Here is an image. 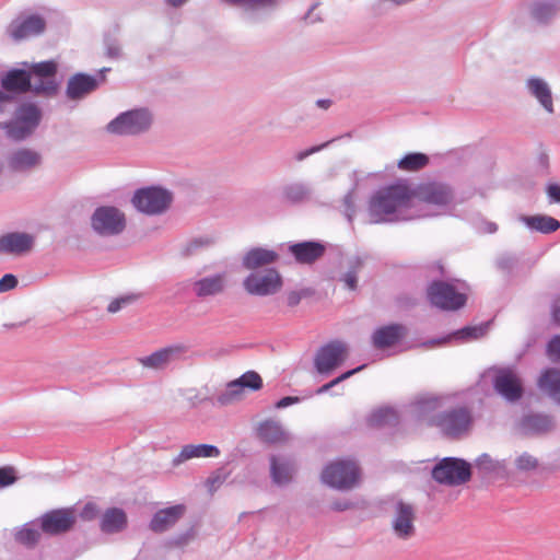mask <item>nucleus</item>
<instances>
[{
    "mask_svg": "<svg viewBox=\"0 0 560 560\" xmlns=\"http://www.w3.org/2000/svg\"><path fill=\"white\" fill-rule=\"evenodd\" d=\"M417 196L420 200L432 205H446L452 200V192L446 185L427 183L419 187Z\"/></svg>",
    "mask_w": 560,
    "mask_h": 560,
    "instance_id": "a211bd4d",
    "label": "nucleus"
},
{
    "mask_svg": "<svg viewBox=\"0 0 560 560\" xmlns=\"http://www.w3.org/2000/svg\"><path fill=\"white\" fill-rule=\"evenodd\" d=\"M77 522V513L72 508L51 510L39 517L40 529L55 536L69 532Z\"/></svg>",
    "mask_w": 560,
    "mask_h": 560,
    "instance_id": "9d476101",
    "label": "nucleus"
},
{
    "mask_svg": "<svg viewBox=\"0 0 560 560\" xmlns=\"http://www.w3.org/2000/svg\"><path fill=\"white\" fill-rule=\"evenodd\" d=\"M284 195L290 201L296 202L303 200L307 196V190L302 185H292L285 188Z\"/></svg>",
    "mask_w": 560,
    "mask_h": 560,
    "instance_id": "37998d69",
    "label": "nucleus"
},
{
    "mask_svg": "<svg viewBox=\"0 0 560 560\" xmlns=\"http://www.w3.org/2000/svg\"><path fill=\"white\" fill-rule=\"evenodd\" d=\"M292 467L288 463H279L273 456L271 457V476L276 483H287L292 478Z\"/></svg>",
    "mask_w": 560,
    "mask_h": 560,
    "instance_id": "e433bc0d",
    "label": "nucleus"
},
{
    "mask_svg": "<svg viewBox=\"0 0 560 560\" xmlns=\"http://www.w3.org/2000/svg\"><path fill=\"white\" fill-rule=\"evenodd\" d=\"M208 243H209L208 241H206V242H202V241H194V242H191V244L188 246L187 250H188V252H190V253H192V252H194V249H195L196 247H198L199 245H203V244H208Z\"/></svg>",
    "mask_w": 560,
    "mask_h": 560,
    "instance_id": "052dcab7",
    "label": "nucleus"
},
{
    "mask_svg": "<svg viewBox=\"0 0 560 560\" xmlns=\"http://www.w3.org/2000/svg\"><path fill=\"white\" fill-rule=\"evenodd\" d=\"M28 72L31 73V78L55 79L57 63L52 60L34 63Z\"/></svg>",
    "mask_w": 560,
    "mask_h": 560,
    "instance_id": "58836bf2",
    "label": "nucleus"
},
{
    "mask_svg": "<svg viewBox=\"0 0 560 560\" xmlns=\"http://www.w3.org/2000/svg\"><path fill=\"white\" fill-rule=\"evenodd\" d=\"M523 222L532 230H536L541 233H552L560 228V222L548 215L524 217Z\"/></svg>",
    "mask_w": 560,
    "mask_h": 560,
    "instance_id": "7c9ffc66",
    "label": "nucleus"
},
{
    "mask_svg": "<svg viewBox=\"0 0 560 560\" xmlns=\"http://www.w3.org/2000/svg\"><path fill=\"white\" fill-rule=\"evenodd\" d=\"M348 357V348L341 341H331L323 346L316 353L314 364L320 374H328L340 366Z\"/></svg>",
    "mask_w": 560,
    "mask_h": 560,
    "instance_id": "9b49d317",
    "label": "nucleus"
},
{
    "mask_svg": "<svg viewBox=\"0 0 560 560\" xmlns=\"http://www.w3.org/2000/svg\"><path fill=\"white\" fill-rule=\"evenodd\" d=\"M258 435L268 443H284L288 441V434L279 422L266 420L258 428Z\"/></svg>",
    "mask_w": 560,
    "mask_h": 560,
    "instance_id": "c756f323",
    "label": "nucleus"
},
{
    "mask_svg": "<svg viewBox=\"0 0 560 560\" xmlns=\"http://www.w3.org/2000/svg\"><path fill=\"white\" fill-rule=\"evenodd\" d=\"M15 470L11 466L0 468V487H8L15 482Z\"/></svg>",
    "mask_w": 560,
    "mask_h": 560,
    "instance_id": "a18cd8bd",
    "label": "nucleus"
},
{
    "mask_svg": "<svg viewBox=\"0 0 560 560\" xmlns=\"http://www.w3.org/2000/svg\"><path fill=\"white\" fill-rule=\"evenodd\" d=\"M486 331V326L465 327L456 331L454 336L462 339H478L485 336Z\"/></svg>",
    "mask_w": 560,
    "mask_h": 560,
    "instance_id": "a19ab883",
    "label": "nucleus"
},
{
    "mask_svg": "<svg viewBox=\"0 0 560 560\" xmlns=\"http://www.w3.org/2000/svg\"><path fill=\"white\" fill-rule=\"evenodd\" d=\"M364 368V365H361L357 369H353V370H350V371H347L345 372L343 374H341L340 376L336 377L335 380H332L331 382L323 385L322 387H319L317 389V394H323V393H326L327 390H329L331 387L336 386L337 384H339L340 382L349 378L350 376L354 375L355 373H358L359 371H361L362 369Z\"/></svg>",
    "mask_w": 560,
    "mask_h": 560,
    "instance_id": "c03bdc74",
    "label": "nucleus"
},
{
    "mask_svg": "<svg viewBox=\"0 0 560 560\" xmlns=\"http://www.w3.org/2000/svg\"><path fill=\"white\" fill-rule=\"evenodd\" d=\"M45 21L38 15H31L19 24L12 25L11 36L16 39H24L38 35L45 30Z\"/></svg>",
    "mask_w": 560,
    "mask_h": 560,
    "instance_id": "bb28decb",
    "label": "nucleus"
},
{
    "mask_svg": "<svg viewBox=\"0 0 560 560\" xmlns=\"http://www.w3.org/2000/svg\"><path fill=\"white\" fill-rule=\"evenodd\" d=\"M241 387L257 390L262 386V380L256 372H246L238 380Z\"/></svg>",
    "mask_w": 560,
    "mask_h": 560,
    "instance_id": "ea45409f",
    "label": "nucleus"
},
{
    "mask_svg": "<svg viewBox=\"0 0 560 560\" xmlns=\"http://www.w3.org/2000/svg\"><path fill=\"white\" fill-rule=\"evenodd\" d=\"M12 101V97L0 90V113L4 110V106Z\"/></svg>",
    "mask_w": 560,
    "mask_h": 560,
    "instance_id": "4d7b16f0",
    "label": "nucleus"
},
{
    "mask_svg": "<svg viewBox=\"0 0 560 560\" xmlns=\"http://www.w3.org/2000/svg\"><path fill=\"white\" fill-rule=\"evenodd\" d=\"M428 298L432 305L445 311H456L466 303L465 294L458 292L454 285L441 281L429 287Z\"/></svg>",
    "mask_w": 560,
    "mask_h": 560,
    "instance_id": "1a4fd4ad",
    "label": "nucleus"
},
{
    "mask_svg": "<svg viewBox=\"0 0 560 560\" xmlns=\"http://www.w3.org/2000/svg\"><path fill=\"white\" fill-rule=\"evenodd\" d=\"M98 513H100V510H98L97 505L94 502H88L83 506V509L80 513V516L84 521H92L98 515Z\"/></svg>",
    "mask_w": 560,
    "mask_h": 560,
    "instance_id": "09e8293b",
    "label": "nucleus"
},
{
    "mask_svg": "<svg viewBox=\"0 0 560 560\" xmlns=\"http://www.w3.org/2000/svg\"><path fill=\"white\" fill-rule=\"evenodd\" d=\"M416 509L405 501H397L393 505L392 528L395 535L401 539H408L415 535Z\"/></svg>",
    "mask_w": 560,
    "mask_h": 560,
    "instance_id": "ddd939ff",
    "label": "nucleus"
},
{
    "mask_svg": "<svg viewBox=\"0 0 560 560\" xmlns=\"http://www.w3.org/2000/svg\"><path fill=\"white\" fill-rule=\"evenodd\" d=\"M187 0H167V3L172 7H179L185 3Z\"/></svg>",
    "mask_w": 560,
    "mask_h": 560,
    "instance_id": "e2e57ef3",
    "label": "nucleus"
},
{
    "mask_svg": "<svg viewBox=\"0 0 560 560\" xmlns=\"http://www.w3.org/2000/svg\"><path fill=\"white\" fill-rule=\"evenodd\" d=\"M443 399L433 394L419 395L412 402L416 417L429 427L439 428L445 435L458 438L472 425V415L467 407H456L441 412Z\"/></svg>",
    "mask_w": 560,
    "mask_h": 560,
    "instance_id": "f257e3e1",
    "label": "nucleus"
},
{
    "mask_svg": "<svg viewBox=\"0 0 560 560\" xmlns=\"http://www.w3.org/2000/svg\"><path fill=\"white\" fill-rule=\"evenodd\" d=\"M40 539V532L31 524H25L15 533V540L26 547H34Z\"/></svg>",
    "mask_w": 560,
    "mask_h": 560,
    "instance_id": "f704fd0d",
    "label": "nucleus"
},
{
    "mask_svg": "<svg viewBox=\"0 0 560 560\" xmlns=\"http://www.w3.org/2000/svg\"><path fill=\"white\" fill-rule=\"evenodd\" d=\"M470 464L460 458L445 457L432 470V478L445 486H459L470 480Z\"/></svg>",
    "mask_w": 560,
    "mask_h": 560,
    "instance_id": "39448f33",
    "label": "nucleus"
},
{
    "mask_svg": "<svg viewBox=\"0 0 560 560\" xmlns=\"http://www.w3.org/2000/svg\"><path fill=\"white\" fill-rule=\"evenodd\" d=\"M350 506L351 505L349 503H339V502L334 503V509L337 511H343V510L349 509Z\"/></svg>",
    "mask_w": 560,
    "mask_h": 560,
    "instance_id": "680f3d73",
    "label": "nucleus"
},
{
    "mask_svg": "<svg viewBox=\"0 0 560 560\" xmlns=\"http://www.w3.org/2000/svg\"><path fill=\"white\" fill-rule=\"evenodd\" d=\"M552 316L556 323L560 324V296L557 300V304L553 308Z\"/></svg>",
    "mask_w": 560,
    "mask_h": 560,
    "instance_id": "bf43d9fd",
    "label": "nucleus"
},
{
    "mask_svg": "<svg viewBox=\"0 0 560 560\" xmlns=\"http://www.w3.org/2000/svg\"><path fill=\"white\" fill-rule=\"evenodd\" d=\"M220 455V450L210 444H187L183 446L179 454L173 459V465L178 466L182 463L189 460L191 458L199 457H218Z\"/></svg>",
    "mask_w": 560,
    "mask_h": 560,
    "instance_id": "a878e982",
    "label": "nucleus"
},
{
    "mask_svg": "<svg viewBox=\"0 0 560 560\" xmlns=\"http://www.w3.org/2000/svg\"><path fill=\"white\" fill-rule=\"evenodd\" d=\"M398 421L397 415L395 410L390 408H381L374 411L370 418L369 423L371 427H384V425H394Z\"/></svg>",
    "mask_w": 560,
    "mask_h": 560,
    "instance_id": "72a5a7b5",
    "label": "nucleus"
},
{
    "mask_svg": "<svg viewBox=\"0 0 560 560\" xmlns=\"http://www.w3.org/2000/svg\"><path fill=\"white\" fill-rule=\"evenodd\" d=\"M304 295V292L299 291H291L287 294V303L289 306L293 307L296 306Z\"/></svg>",
    "mask_w": 560,
    "mask_h": 560,
    "instance_id": "603ef678",
    "label": "nucleus"
},
{
    "mask_svg": "<svg viewBox=\"0 0 560 560\" xmlns=\"http://www.w3.org/2000/svg\"><path fill=\"white\" fill-rule=\"evenodd\" d=\"M136 298L132 296V295H128V296H121V298H118V299H115L113 300L108 306H107V311L109 313H116L118 312L119 310H121V307H124L125 305L127 304H130L132 301H135Z\"/></svg>",
    "mask_w": 560,
    "mask_h": 560,
    "instance_id": "49530a36",
    "label": "nucleus"
},
{
    "mask_svg": "<svg viewBox=\"0 0 560 560\" xmlns=\"http://www.w3.org/2000/svg\"><path fill=\"white\" fill-rule=\"evenodd\" d=\"M100 526L104 533L120 532L127 526V515L121 509H108L103 514Z\"/></svg>",
    "mask_w": 560,
    "mask_h": 560,
    "instance_id": "cd10ccee",
    "label": "nucleus"
},
{
    "mask_svg": "<svg viewBox=\"0 0 560 560\" xmlns=\"http://www.w3.org/2000/svg\"><path fill=\"white\" fill-rule=\"evenodd\" d=\"M18 285V279L14 275L7 273L0 279V292L13 290Z\"/></svg>",
    "mask_w": 560,
    "mask_h": 560,
    "instance_id": "8fccbe9b",
    "label": "nucleus"
},
{
    "mask_svg": "<svg viewBox=\"0 0 560 560\" xmlns=\"http://www.w3.org/2000/svg\"><path fill=\"white\" fill-rule=\"evenodd\" d=\"M357 275L354 272H348L345 276V283L350 290H354L357 288Z\"/></svg>",
    "mask_w": 560,
    "mask_h": 560,
    "instance_id": "5fc2aeb1",
    "label": "nucleus"
},
{
    "mask_svg": "<svg viewBox=\"0 0 560 560\" xmlns=\"http://www.w3.org/2000/svg\"><path fill=\"white\" fill-rule=\"evenodd\" d=\"M187 350L188 349L185 345H172L162 348L148 357L140 358L139 363L143 368L162 370L165 369L172 361L180 359L187 352Z\"/></svg>",
    "mask_w": 560,
    "mask_h": 560,
    "instance_id": "4468645a",
    "label": "nucleus"
},
{
    "mask_svg": "<svg viewBox=\"0 0 560 560\" xmlns=\"http://www.w3.org/2000/svg\"><path fill=\"white\" fill-rule=\"evenodd\" d=\"M42 162V156L38 152L22 148L14 151L8 159V166L12 172H27Z\"/></svg>",
    "mask_w": 560,
    "mask_h": 560,
    "instance_id": "f3484780",
    "label": "nucleus"
},
{
    "mask_svg": "<svg viewBox=\"0 0 560 560\" xmlns=\"http://www.w3.org/2000/svg\"><path fill=\"white\" fill-rule=\"evenodd\" d=\"M317 104H318L320 107H323V108H328V107H329V105H330V102H329V101H327V100H319V101L317 102Z\"/></svg>",
    "mask_w": 560,
    "mask_h": 560,
    "instance_id": "0e129e2a",
    "label": "nucleus"
},
{
    "mask_svg": "<svg viewBox=\"0 0 560 560\" xmlns=\"http://www.w3.org/2000/svg\"><path fill=\"white\" fill-rule=\"evenodd\" d=\"M548 354L552 361H560V335L550 340L548 345Z\"/></svg>",
    "mask_w": 560,
    "mask_h": 560,
    "instance_id": "3c124183",
    "label": "nucleus"
},
{
    "mask_svg": "<svg viewBox=\"0 0 560 560\" xmlns=\"http://www.w3.org/2000/svg\"><path fill=\"white\" fill-rule=\"evenodd\" d=\"M322 147H314V148H311L308 150H305V151H301L296 154L295 159L298 161H302L304 160L305 158H307L308 155L317 152Z\"/></svg>",
    "mask_w": 560,
    "mask_h": 560,
    "instance_id": "6e6d98bb",
    "label": "nucleus"
},
{
    "mask_svg": "<svg viewBox=\"0 0 560 560\" xmlns=\"http://www.w3.org/2000/svg\"><path fill=\"white\" fill-rule=\"evenodd\" d=\"M406 334V328L399 324L383 326L374 331L372 342L375 348L385 349L396 345Z\"/></svg>",
    "mask_w": 560,
    "mask_h": 560,
    "instance_id": "4be33fe9",
    "label": "nucleus"
},
{
    "mask_svg": "<svg viewBox=\"0 0 560 560\" xmlns=\"http://www.w3.org/2000/svg\"><path fill=\"white\" fill-rule=\"evenodd\" d=\"M244 389L238 384L237 380L230 382L225 389L217 397V401L222 405H229L238 400L243 396Z\"/></svg>",
    "mask_w": 560,
    "mask_h": 560,
    "instance_id": "c9c22d12",
    "label": "nucleus"
},
{
    "mask_svg": "<svg viewBox=\"0 0 560 560\" xmlns=\"http://www.w3.org/2000/svg\"><path fill=\"white\" fill-rule=\"evenodd\" d=\"M31 73L22 69H12L1 78V86L7 92L23 94L31 90Z\"/></svg>",
    "mask_w": 560,
    "mask_h": 560,
    "instance_id": "6ab92c4d",
    "label": "nucleus"
},
{
    "mask_svg": "<svg viewBox=\"0 0 560 560\" xmlns=\"http://www.w3.org/2000/svg\"><path fill=\"white\" fill-rule=\"evenodd\" d=\"M172 202V195L159 187H148L136 191L132 203L141 212L147 214H160Z\"/></svg>",
    "mask_w": 560,
    "mask_h": 560,
    "instance_id": "6e6552de",
    "label": "nucleus"
},
{
    "mask_svg": "<svg viewBox=\"0 0 560 560\" xmlns=\"http://www.w3.org/2000/svg\"><path fill=\"white\" fill-rule=\"evenodd\" d=\"M539 387L560 402V371L547 370L539 378Z\"/></svg>",
    "mask_w": 560,
    "mask_h": 560,
    "instance_id": "2f4dec72",
    "label": "nucleus"
},
{
    "mask_svg": "<svg viewBox=\"0 0 560 560\" xmlns=\"http://www.w3.org/2000/svg\"><path fill=\"white\" fill-rule=\"evenodd\" d=\"M33 82L31 81V90L37 95H54L57 92L58 84L55 79H45V78H35L32 77Z\"/></svg>",
    "mask_w": 560,
    "mask_h": 560,
    "instance_id": "4c0bfd02",
    "label": "nucleus"
},
{
    "mask_svg": "<svg viewBox=\"0 0 560 560\" xmlns=\"http://www.w3.org/2000/svg\"><path fill=\"white\" fill-rule=\"evenodd\" d=\"M429 164V156L424 153L413 152L401 158L397 167L404 172H417L424 168Z\"/></svg>",
    "mask_w": 560,
    "mask_h": 560,
    "instance_id": "473e14b6",
    "label": "nucleus"
},
{
    "mask_svg": "<svg viewBox=\"0 0 560 560\" xmlns=\"http://www.w3.org/2000/svg\"><path fill=\"white\" fill-rule=\"evenodd\" d=\"M152 117L147 109H133L120 114L107 125V130L116 135H137L149 129Z\"/></svg>",
    "mask_w": 560,
    "mask_h": 560,
    "instance_id": "0eeeda50",
    "label": "nucleus"
},
{
    "mask_svg": "<svg viewBox=\"0 0 560 560\" xmlns=\"http://www.w3.org/2000/svg\"><path fill=\"white\" fill-rule=\"evenodd\" d=\"M548 197L553 202H560V186L557 184H551L547 187Z\"/></svg>",
    "mask_w": 560,
    "mask_h": 560,
    "instance_id": "864d4df0",
    "label": "nucleus"
},
{
    "mask_svg": "<svg viewBox=\"0 0 560 560\" xmlns=\"http://www.w3.org/2000/svg\"><path fill=\"white\" fill-rule=\"evenodd\" d=\"M527 88L533 96L548 112H553L552 95L549 85L539 78H533L527 81Z\"/></svg>",
    "mask_w": 560,
    "mask_h": 560,
    "instance_id": "c85d7f7f",
    "label": "nucleus"
},
{
    "mask_svg": "<svg viewBox=\"0 0 560 560\" xmlns=\"http://www.w3.org/2000/svg\"><path fill=\"white\" fill-rule=\"evenodd\" d=\"M92 226L102 235L119 234L126 226L125 215L117 208L101 207L92 217Z\"/></svg>",
    "mask_w": 560,
    "mask_h": 560,
    "instance_id": "f8f14e48",
    "label": "nucleus"
},
{
    "mask_svg": "<svg viewBox=\"0 0 560 560\" xmlns=\"http://www.w3.org/2000/svg\"><path fill=\"white\" fill-rule=\"evenodd\" d=\"M226 288L225 273L205 277L192 284V290L199 298H207L222 293Z\"/></svg>",
    "mask_w": 560,
    "mask_h": 560,
    "instance_id": "b1692460",
    "label": "nucleus"
},
{
    "mask_svg": "<svg viewBox=\"0 0 560 560\" xmlns=\"http://www.w3.org/2000/svg\"><path fill=\"white\" fill-rule=\"evenodd\" d=\"M515 466L518 470L529 471L537 468L538 460L534 456L524 453L515 459Z\"/></svg>",
    "mask_w": 560,
    "mask_h": 560,
    "instance_id": "79ce46f5",
    "label": "nucleus"
},
{
    "mask_svg": "<svg viewBox=\"0 0 560 560\" xmlns=\"http://www.w3.org/2000/svg\"><path fill=\"white\" fill-rule=\"evenodd\" d=\"M290 253L299 264L310 265L325 253V246L317 242H303L290 246Z\"/></svg>",
    "mask_w": 560,
    "mask_h": 560,
    "instance_id": "412c9836",
    "label": "nucleus"
},
{
    "mask_svg": "<svg viewBox=\"0 0 560 560\" xmlns=\"http://www.w3.org/2000/svg\"><path fill=\"white\" fill-rule=\"evenodd\" d=\"M185 505L177 504L156 512L151 520L150 528L162 533L173 526L185 513Z\"/></svg>",
    "mask_w": 560,
    "mask_h": 560,
    "instance_id": "aec40b11",
    "label": "nucleus"
},
{
    "mask_svg": "<svg viewBox=\"0 0 560 560\" xmlns=\"http://www.w3.org/2000/svg\"><path fill=\"white\" fill-rule=\"evenodd\" d=\"M40 120V113L33 104H24L16 110L12 121L0 122V129L7 131V136L15 141L28 137L37 127Z\"/></svg>",
    "mask_w": 560,
    "mask_h": 560,
    "instance_id": "20e7f679",
    "label": "nucleus"
},
{
    "mask_svg": "<svg viewBox=\"0 0 560 560\" xmlns=\"http://www.w3.org/2000/svg\"><path fill=\"white\" fill-rule=\"evenodd\" d=\"M322 480L331 488L349 490L359 483L360 468L353 460H335L324 468Z\"/></svg>",
    "mask_w": 560,
    "mask_h": 560,
    "instance_id": "7ed1b4c3",
    "label": "nucleus"
},
{
    "mask_svg": "<svg viewBox=\"0 0 560 560\" xmlns=\"http://www.w3.org/2000/svg\"><path fill=\"white\" fill-rule=\"evenodd\" d=\"M553 12V7L549 4H535L533 8V15L537 20H545Z\"/></svg>",
    "mask_w": 560,
    "mask_h": 560,
    "instance_id": "de8ad7c7",
    "label": "nucleus"
},
{
    "mask_svg": "<svg viewBox=\"0 0 560 560\" xmlns=\"http://www.w3.org/2000/svg\"><path fill=\"white\" fill-rule=\"evenodd\" d=\"M494 388L510 401L518 400L523 394L522 383L517 375L511 370H503L497 374Z\"/></svg>",
    "mask_w": 560,
    "mask_h": 560,
    "instance_id": "dca6fc26",
    "label": "nucleus"
},
{
    "mask_svg": "<svg viewBox=\"0 0 560 560\" xmlns=\"http://www.w3.org/2000/svg\"><path fill=\"white\" fill-rule=\"evenodd\" d=\"M283 281L275 268L250 272L243 281L244 289L252 295L266 296L279 292Z\"/></svg>",
    "mask_w": 560,
    "mask_h": 560,
    "instance_id": "423d86ee",
    "label": "nucleus"
},
{
    "mask_svg": "<svg viewBox=\"0 0 560 560\" xmlns=\"http://www.w3.org/2000/svg\"><path fill=\"white\" fill-rule=\"evenodd\" d=\"M34 236L27 233H7L0 236V254L21 256L32 250Z\"/></svg>",
    "mask_w": 560,
    "mask_h": 560,
    "instance_id": "2eb2a0df",
    "label": "nucleus"
},
{
    "mask_svg": "<svg viewBox=\"0 0 560 560\" xmlns=\"http://www.w3.org/2000/svg\"><path fill=\"white\" fill-rule=\"evenodd\" d=\"M415 192L405 180L380 188L369 201V213L374 223L393 220V215L411 206Z\"/></svg>",
    "mask_w": 560,
    "mask_h": 560,
    "instance_id": "f03ea898",
    "label": "nucleus"
},
{
    "mask_svg": "<svg viewBox=\"0 0 560 560\" xmlns=\"http://www.w3.org/2000/svg\"><path fill=\"white\" fill-rule=\"evenodd\" d=\"M298 400V398H294V397H284L282 399H280L277 404H276V407L277 408H284L293 402H295Z\"/></svg>",
    "mask_w": 560,
    "mask_h": 560,
    "instance_id": "13d9d810",
    "label": "nucleus"
},
{
    "mask_svg": "<svg viewBox=\"0 0 560 560\" xmlns=\"http://www.w3.org/2000/svg\"><path fill=\"white\" fill-rule=\"evenodd\" d=\"M279 255L271 249L255 247L248 250L243 257V266L248 270H256L273 264Z\"/></svg>",
    "mask_w": 560,
    "mask_h": 560,
    "instance_id": "393cba45",
    "label": "nucleus"
},
{
    "mask_svg": "<svg viewBox=\"0 0 560 560\" xmlns=\"http://www.w3.org/2000/svg\"><path fill=\"white\" fill-rule=\"evenodd\" d=\"M97 88V80L89 74L77 73L71 77L67 85V95L71 100H79Z\"/></svg>",
    "mask_w": 560,
    "mask_h": 560,
    "instance_id": "5701e85b",
    "label": "nucleus"
}]
</instances>
